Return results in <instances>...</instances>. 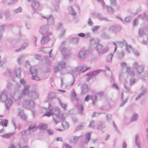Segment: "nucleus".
<instances>
[{"label": "nucleus", "instance_id": "nucleus-1", "mask_svg": "<svg viewBox=\"0 0 148 148\" xmlns=\"http://www.w3.org/2000/svg\"><path fill=\"white\" fill-rule=\"evenodd\" d=\"M55 113L53 116V119L54 121L55 124L57 125L59 122L58 120H61L62 122V125L63 127L65 128V127L64 125V123L65 122L68 126V124L65 121V118L64 116L63 113H60V110L59 107H56L54 108Z\"/></svg>", "mask_w": 148, "mask_h": 148}, {"label": "nucleus", "instance_id": "nucleus-2", "mask_svg": "<svg viewBox=\"0 0 148 148\" xmlns=\"http://www.w3.org/2000/svg\"><path fill=\"white\" fill-rule=\"evenodd\" d=\"M0 101L5 103L7 110L10 109L12 103V100L11 99L8 97L7 93L5 90L1 92L0 94Z\"/></svg>", "mask_w": 148, "mask_h": 148}, {"label": "nucleus", "instance_id": "nucleus-3", "mask_svg": "<svg viewBox=\"0 0 148 148\" xmlns=\"http://www.w3.org/2000/svg\"><path fill=\"white\" fill-rule=\"evenodd\" d=\"M144 70V66L142 65L139 66V79L144 82H148V71H146L143 73H142Z\"/></svg>", "mask_w": 148, "mask_h": 148}, {"label": "nucleus", "instance_id": "nucleus-4", "mask_svg": "<svg viewBox=\"0 0 148 148\" xmlns=\"http://www.w3.org/2000/svg\"><path fill=\"white\" fill-rule=\"evenodd\" d=\"M66 65H57L53 66V70L55 73L59 71L61 75L65 74L67 73Z\"/></svg>", "mask_w": 148, "mask_h": 148}, {"label": "nucleus", "instance_id": "nucleus-5", "mask_svg": "<svg viewBox=\"0 0 148 148\" xmlns=\"http://www.w3.org/2000/svg\"><path fill=\"white\" fill-rule=\"evenodd\" d=\"M65 41L62 42L61 46L60 48V51L62 52L64 58H68L70 56L71 53L70 50L68 48L64 47L63 45L65 44Z\"/></svg>", "mask_w": 148, "mask_h": 148}, {"label": "nucleus", "instance_id": "nucleus-6", "mask_svg": "<svg viewBox=\"0 0 148 148\" xmlns=\"http://www.w3.org/2000/svg\"><path fill=\"white\" fill-rule=\"evenodd\" d=\"M65 41L62 42L61 46L60 48V51L62 52L64 58H68L70 56L71 53L70 50L68 48L64 47L63 45L65 44Z\"/></svg>", "mask_w": 148, "mask_h": 148}, {"label": "nucleus", "instance_id": "nucleus-7", "mask_svg": "<svg viewBox=\"0 0 148 148\" xmlns=\"http://www.w3.org/2000/svg\"><path fill=\"white\" fill-rule=\"evenodd\" d=\"M101 70L97 69L92 71H91L86 74L85 76H87L86 80L87 82L89 81L92 77H94L98 75L101 72Z\"/></svg>", "mask_w": 148, "mask_h": 148}, {"label": "nucleus", "instance_id": "nucleus-8", "mask_svg": "<svg viewBox=\"0 0 148 148\" xmlns=\"http://www.w3.org/2000/svg\"><path fill=\"white\" fill-rule=\"evenodd\" d=\"M96 49L97 53L99 55L103 54L107 52L109 50L107 47L103 48L102 45L99 43L96 46Z\"/></svg>", "mask_w": 148, "mask_h": 148}, {"label": "nucleus", "instance_id": "nucleus-9", "mask_svg": "<svg viewBox=\"0 0 148 148\" xmlns=\"http://www.w3.org/2000/svg\"><path fill=\"white\" fill-rule=\"evenodd\" d=\"M49 27L47 25H44L40 27L39 30V32L42 35H50L51 33L49 31Z\"/></svg>", "mask_w": 148, "mask_h": 148}, {"label": "nucleus", "instance_id": "nucleus-10", "mask_svg": "<svg viewBox=\"0 0 148 148\" xmlns=\"http://www.w3.org/2000/svg\"><path fill=\"white\" fill-rule=\"evenodd\" d=\"M31 5L32 9L34 12L39 10L41 8V6L39 5V3L35 0H32L31 3Z\"/></svg>", "mask_w": 148, "mask_h": 148}, {"label": "nucleus", "instance_id": "nucleus-11", "mask_svg": "<svg viewBox=\"0 0 148 148\" xmlns=\"http://www.w3.org/2000/svg\"><path fill=\"white\" fill-rule=\"evenodd\" d=\"M23 107L28 109L32 110L35 106L34 102L31 100H26L24 102Z\"/></svg>", "mask_w": 148, "mask_h": 148}, {"label": "nucleus", "instance_id": "nucleus-12", "mask_svg": "<svg viewBox=\"0 0 148 148\" xmlns=\"http://www.w3.org/2000/svg\"><path fill=\"white\" fill-rule=\"evenodd\" d=\"M121 26L118 25H112L110 26L108 31L110 33H116L119 32L121 30Z\"/></svg>", "mask_w": 148, "mask_h": 148}, {"label": "nucleus", "instance_id": "nucleus-13", "mask_svg": "<svg viewBox=\"0 0 148 148\" xmlns=\"http://www.w3.org/2000/svg\"><path fill=\"white\" fill-rule=\"evenodd\" d=\"M42 17L47 20L48 24L49 25H53L54 23V19L53 16L51 15L46 16L42 15Z\"/></svg>", "mask_w": 148, "mask_h": 148}, {"label": "nucleus", "instance_id": "nucleus-14", "mask_svg": "<svg viewBox=\"0 0 148 148\" xmlns=\"http://www.w3.org/2000/svg\"><path fill=\"white\" fill-rule=\"evenodd\" d=\"M89 53V51L88 50L85 51H80L78 53V56L79 60H83L85 57Z\"/></svg>", "mask_w": 148, "mask_h": 148}, {"label": "nucleus", "instance_id": "nucleus-15", "mask_svg": "<svg viewBox=\"0 0 148 148\" xmlns=\"http://www.w3.org/2000/svg\"><path fill=\"white\" fill-rule=\"evenodd\" d=\"M113 44L115 46L114 51V52L116 49L117 46L122 47L124 45H125L127 44V42L125 40L123 39L121 41H116L115 42H114Z\"/></svg>", "mask_w": 148, "mask_h": 148}, {"label": "nucleus", "instance_id": "nucleus-16", "mask_svg": "<svg viewBox=\"0 0 148 148\" xmlns=\"http://www.w3.org/2000/svg\"><path fill=\"white\" fill-rule=\"evenodd\" d=\"M90 67H86V68H85L84 66H82L75 68L74 71V72H77L79 73H83L85 71L90 69Z\"/></svg>", "mask_w": 148, "mask_h": 148}, {"label": "nucleus", "instance_id": "nucleus-17", "mask_svg": "<svg viewBox=\"0 0 148 148\" xmlns=\"http://www.w3.org/2000/svg\"><path fill=\"white\" fill-rule=\"evenodd\" d=\"M125 50L128 53H130L131 50H132L136 56L139 55V53L137 51L133 49L131 45H128L127 43L125 45Z\"/></svg>", "mask_w": 148, "mask_h": 148}, {"label": "nucleus", "instance_id": "nucleus-18", "mask_svg": "<svg viewBox=\"0 0 148 148\" xmlns=\"http://www.w3.org/2000/svg\"><path fill=\"white\" fill-rule=\"evenodd\" d=\"M66 68H67V73L70 74L73 76V82L71 84V86H72L75 82V80L74 79V76L73 74L74 73V71L73 69H70V67L68 65H66Z\"/></svg>", "mask_w": 148, "mask_h": 148}, {"label": "nucleus", "instance_id": "nucleus-19", "mask_svg": "<svg viewBox=\"0 0 148 148\" xmlns=\"http://www.w3.org/2000/svg\"><path fill=\"white\" fill-rule=\"evenodd\" d=\"M97 18L99 20L101 21H104L107 22L110 21V20L106 17L103 16L100 13H98L97 14Z\"/></svg>", "mask_w": 148, "mask_h": 148}, {"label": "nucleus", "instance_id": "nucleus-20", "mask_svg": "<svg viewBox=\"0 0 148 148\" xmlns=\"http://www.w3.org/2000/svg\"><path fill=\"white\" fill-rule=\"evenodd\" d=\"M18 114L21 119L23 120L24 121H27V116L24 114L23 110H20L18 112Z\"/></svg>", "mask_w": 148, "mask_h": 148}, {"label": "nucleus", "instance_id": "nucleus-21", "mask_svg": "<svg viewBox=\"0 0 148 148\" xmlns=\"http://www.w3.org/2000/svg\"><path fill=\"white\" fill-rule=\"evenodd\" d=\"M88 90V85L86 84H83L81 87V94H86Z\"/></svg>", "mask_w": 148, "mask_h": 148}, {"label": "nucleus", "instance_id": "nucleus-22", "mask_svg": "<svg viewBox=\"0 0 148 148\" xmlns=\"http://www.w3.org/2000/svg\"><path fill=\"white\" fill-rule=\"evenodd\" d=\"M75 107L79 110V114H83L84 107L82 104H77L75 105Z\"/></svg>", "mask_w": 148, "mask_h": 148}, {"label": "nucleus", "instance_id": "nucleus-23", "mask_svg": "<svg viewBox=\"0 0 148 148\" xmlns=\"http://www.w3.org/2000/svg\"><path fill=\"white\" fill-rule=\"evenodd\" d=\"M36 125L34 124L33 125H29L28 128L27 130L28 131V133L31 134V132L30 130H32L33 132L36 131Z\"/></svg>", "mask_w": 148, "mask_h": 148}, {"label": "nucleus", "instance_id": "nucleus-24", "mask_svg": "<svg viewBox=\"0 0 148 148\" xmlns=\"http://www.w3.org/2000/svg\"><path fill=\"white\" fill-rule=\"evenodd\" d=\"M126 72L131 77H133L135 75V73L133 70V69L127 66L126 67Z\"/></svg>", "mask_w": 148, "mask_h": 148}, {"label": "nucleus", "instance_id": "nucleus-25", "mask_svg": "<svg viewBox=\"0 0 148 148\" xmlns=\"http://www.w3.org/2000/svg\"><path fill=\"white\" fill-rule=\"evenodd\" d=\"M29 85H27V86H24V88L22 90V94L25 96L29 94Z\"/></svg>", "mask_w": 148, "mask_h": 148}, {"label": "nucleus", "instance_id": "nucleus-26", "mask_svg": "<svg viewBox=\"0 0 148 148\" xmlns=\"http://www.w3.org/2000/svg\"><path fill=\"white\" fill-rule=\"evenodd\" d=\"M105 128V125L104 123L102 121H100L97 125V129L98 130L102 131L103 129Z\"/></svg>", "mask_w": 148, "mask_h": 148}, {"label": "nucleus", "instance_id": "nucleus-27", "mask_svg": "<svg viewBox=\"0 0 148 148\" xmlns=\"http://www.w3.org/2000/svg\"><path fill=\"white\" fill-rule=\"evenodd\" d=\"M30 97L33 99H36L38 97V94L35 91L31 92L30 95Z\"/></svg>", "mask_w": 148, "mask_h": 148}, {"label": "nucleus", "instance_id": "nucleus-28", "mask_svg": "<svg viewBox=\"0 0 148 148\" xmlns=\"http://www.w3.org/2000/svg\"><path fill=\"white\" fill-rule=\"evenodd\" d=\"M21 69L20 67H19L15 70L14 72L16 77H18L19 78H21Z\"/></svg>", "mask_w": 148, "mask_h": 148}, {"label": "nucleus", "instance_id": "nucleus-29", "mask_svg": "<svg viewBox=\"0 0 148 148\" xmlns=\"http://www.w3.org/2000/svg\"><path fill=\"white\" fill-rule=\"evenodd\" d=\"M19 134L21 135L23 140H24V137L29 135L30 134L28 133V131L27 130H25L21 132Z\"/></svg>", "mask_w": 148, "mask_h": 148}, {"label": "nucleus", "instance_id": "nucleus-30", "mask_svg": "<svg viewBox=\"0 0 148 148\" xmlns=\"http://www.w3.org/2000/svg\"><path fill=\"white\" fill-rule=\"evenodd\" d=\"M37 69L34 67H30L29 69V71L30 74L32 75H37Z\"/></svg>", "mask_w": 148, "mask_h": 148}, {"label": "nucleus", "instance_id": "nucleus-31", "mask_svg": "<svg viewBox=\"0 0 148 148\" xmlns=\"http://www.w3.org/2000/svg\"><path fill=\"white\" fill-rule=\"evenodd\" d=\"M49 40V38L48 36L43 37L41 40V43L42 44L47 43Z\"/></svg>", "mask_w": 148, "mask_h": 148}, {"label": "nucleus", "instance_id": "nucleus-32", "mask_svg": "<svg viewBox=\"0 0 148 148\" xmlns=\"http://www.w3.org/2000/svg\"><path fill=\"white\" fill-rule=\"evenodd\" d=\"M43 109L45 110L46 113L44 114V115L48 117H49L53 115L54 113L53 112H51L50 111H47V108H43Z\"/></svg>", "mask_w": 148, "mask_h": 148}, {"label": "nucleus", "instance_id": "nucleus-33", "mask_svg": "<svg viewBox=\"0 0 148 148\" xmlns=\"http://www.w3.org/2000/svg\"><path fill=\"white\" fill-rule=\"evenodd\" d=\"M29 45V42L27 41H26L25 42V43L23 44L22 46L20 49L16 50L15 51L16 52H17L19 51H21V49L23 50L25 49L26 47H27Z\"/></svg>", "mask_w": 148, "mask_h": 148}, {"label": "nucleus", "instance_id": "nucleus-34", "mask_svg": "<svg viewBox=\"0 0 148 148\" xmlns=\"http://www.w3.org/2000/svg\"><path fill=\"white\" fill-rule=\"evenodd\" d=\"M125 52L124 51H122L118 53L117 57L119 59H121L125 56Z\"/></svg>", "mask_w": 148, "mask_h": 148}, {"label": "nucleus", "instance_id": "nucleus-35", "mask_svg": "<svg viewBox=\"0 0 148 148\" xmlns=\"http://www.w3.org/2000/svg\"><path fill=\"white\" fill-rule=\"evenodd\" d=\"M99 40L97 38H91L90 40V42L91 45H96V46L98 44Z\"/></svg>", "mask_w": 148, "mask_h": 148}, {"label": "nucleus", "instance_id": "nucleus-36", "mask_svg": "<svg viewBox=\"0 0 148 148\" xmlns=\"http://www.w3.org/2000/svg\"><path fill=\"white\" fill-rule=\"evenodd\" d=\"M140 91V92L139 93V98L145 95L147 89L143 87L142 86L141 88Z\"/></svg>", "mask_w": 148, "mask_h": 148}, {"label": "nucleus", "instance_id": "nucleus-37", "mask_svg": "<svg viewBox=\"0 0 148 148\" xmlns=\"http://www.w3.org/2000/svg\"><path fill=\"white\" fill-rule=\"evenodd\" d=\"M8 123V120L7 119L3 120L0 122V125L3 127H7Z\"/></svg>", "mask_w": 148, "mask_h": 148}, {"label": "nucleus", "instance_id": "nucleus-38", "mask_svg": "<svg viewBox=\"0 0 148 148\" xmlns=\"http://www.w3.org/2000/svg\"><path fill=\"white\" fill-rule=\"evenodd\" d=\"M90 133L88 132L86 136V138L85 139V143L87 144L90 140Z\"/></svg>", "mask_w": 148, "mask_h": 148}, {"label": "nucleus", "instance_id": "nucleus-39", "mask_svg": "<svg viewBox=\"0 0 148 148\" xmlns=\"http://www.w3.org/2000/svg\"><path fill=\"white\" fill-rule=\"evenodd\" d=\"M138 114L136 113H134L131 117L130 121L132 122L136 121L138 120Z\"/></svg>", "mask_w": 148, "mask_h": 148}, {"label": "nucleus", "instance_id": "nucleus-40", "mask_svg": "<svg viewBox=\"0 0 148 148\" xmlns=\"http://www.w3.org/2000/svg\"><path fill=\"white\" fill-rule=\"evenodd\" d=\"M85 124L84 123H82L79 124L75 128L74 131L76 132L78 130H79L80 128L84 126Z\"/></svg>", "mask_w": 148, "mask_h": 148}, {"label": "nucleus", "instance_id": "nucleus-41", "mask_svg": "<svg viewBox=\"0 0 148 148\" xmlns=\"http://www.w3.org/2000/svg\"><path fill=\"white\" fill-rule=\"evenodd\" d=\"M106 7L107 9V11L109 14H112L114 12V11L112 8L110 6H105V7Z\"/></svg>", "mask_w": 148, "mask_h": 148}, {"label": "nucleus", "instance_id": "nucleus-42", "mask_svg": "<svg viewBox=\"0 0 148 148\" xmlns=\"http://www.w3.org/2000/svg\"><path fill=\"white\" fill-rule=\"evenodd\" d=\"M38 127L40 130H46L47 128V125L45 124L40 123L38 125Z\"/></svg>", "mask_w": 148, "mask_h": 148}, {"label": "nucleus", "instance_id": "nucleus-43", "mask_svg": "<svg viewBox=\"0 0 148 148\" xmlns=\"http://www.w3.org/2000/svg\"><path fill=\"white\" fill-rule=\"evenodd\" d=\"M56 97L55 94L54 93H49L48 97V100H51L53 98H55Z\"/></svg>", "mask_w": 148, "mask_h": 148}, {"label": "nucleus", "instance_id": "nucleus-44", "mask_svg": "<svg viewBox=\"0 0 148 148\" xmlns=\"http://www.w3.org/2000/svg\"><path fill=\"white\" fill-rule=\"evenodd\" d=\"M22 9L21 7H19L18 8L12 11V12L14 14H17L21 12Z\"/></svg>", "mask_w": 148, "mask_h": 148}, {"label": "nucleus", "instance_id": "nucleus-45", "mask_svg": "<svg viewBox=\"0 0 148 148\" xmlns=\"http://www.w3.org/2000/svg\"><path fill=\"white\" fill-rule=\"evenodd\" d=\"M79 40V38L77 37L73 38L70 39V41L73 44H76L78 42Z\"/></svg>", "mask_w": 148, "mask_h": 148}, {"label": "nucleus", "instance_id": "nucleus-46", "mask_svg": "<svg viewBox=\"0 0 148 148\" xmlns=\"http://www.w3.org/2000/svg\"><path fill=\"white\" fill-rule=\"evenodd\" d=\"M139 136L137 134L136 135L135 138V143L136 145L139 148Z\"/></svg>", "mask_w": 148, "mask_h": 148}, {"label": "nucleus", "instance_id": "nucleus-47", "mask_svg": "<svg viewBox=\"0 0 148 148\" xmlns=\"http://www.w3.org/2000/svg\"><path fill=\"white\" fill-rule=\"evenodd\" d=\"M13 133H8L1 135V137L3 138H9L13 134Z\"/></svg>", "mask_w": 148, "mask_h": 148}, {"label": "nucleus", "instance_id": "nucleus-48", "mask_svg": "<svg viewBox=\"0 0 148 148\" xmlns=\"http://www.w3.org/2000/svg\"><path fill=\"white\" fill-rule=\"evenodd\" d=\"M4 76L9 77L10 75V69L7 68L6 71L3 73Z\"/></svg>", "mask_w": 148, "mask_h": 148}, {"label": "nucleus", "instance_id": "nucleus-49", "mask_svg": "<svg viewBox=\"0 0 148 148\" xmlns=\"http://www.w3.org/2000/svg\"><path fill=\"white\" fill-rule=\"evenodd\" d=\"M113 55L111 53L108 55L106 57V61L108 62H110L111 61Z\"/></svg>", "mask_w": 148, "mask_h": 148}, {"label": "nucleus", "instance_id": "nucleus-50", "mask_svg": "<svg viewBox=\"0 0 148 148\" xmlns=\"http://www.w3.org/2000/svg\"><path fill=\"white\" fill-rule=\"evenodd\" d=\"M68 9L69 11H71V14L73 16L76 15V12L72 6L69 7V8Z\"/></svg>", "mask_w": 148, "mask_h": 148}, {"label": "nucleus", "instance_id": "nucleus-51", "mask_svg": "<svg viewBox=\"0 0 148 148\" xmlns=\"http://www.w3.org/2000/svg\"><path fill=\"white\" fill-rule=\"evenodd\" d=\"M100 26H95L93 27L92 29V31L93 32H97L100 28Z\"/></svg>", "mask_w": 148, "mask_h": 148}, {"label": "nucleus", "instance_id": "nucleus-52", "mask_svg": "<svg viewBox=\"0 0 148 148\" xmlns=\"http://www.w3.org/2000/svg\"><path fill=\"white\" fill-rule=\"evenodd\" d=\"M66 31V29H62L61 32L59 35V37L61 38L64 37L65 35V33Z\"/></svg>", "mask_w": 148, "mask_h": 148}, {"label": "nucleus", "instance_id": "nucleus-53", "mask_svg": "<svg viewBox=\"0 0 148 148\" xmlns=\"http://www.w3.org/2000/svg\"><path fill=\"white\" fill-rule=\"evenodd\" d=\"M59 101L61 106L62 108H63L64 110H66L67 107V105L65 104L62 103V102L59 99Z\"/></svg>", "mask_w": 148, "mask_h": 148}, {"label": "nucleus", "instance_id": "nucleus-54", "mask_svg": "<svg viewBox=\"0 0 148 148\" xmlns=\"http://www.w3.org/2000/svg\"><path fill=\"white\" fill-rule=\"evenodd\" d=\"M5 26L4 25L0 26V38L1 37L2 33L4 31Z\"/></svg>", "mask_w": 148, "mask_h": 148}, {"label": "nucleus", "instance_id": "nucleus-55", "mask_svg": "<svg viewBox=\"0 0 148 148\" xmlns=\"http://www.w3.org/2000/svg\"><path fill=\"white\" fill-rule=\"evenodd\" d=\"M42 62H45L47 64H49L50 61L49 60L47 57L43 58L42 59Z\"/></svg>", "mask_w": 148, "mask_h": 148}, {"label": "nucleus", "instance_id": "nucleus-56", "mask_svg": "<svg viewBox=\"0 0 148 148\" xmlns=\"http://www.w3.org/2000/svg\"><path fill=\"white\" fill-rule=\"evenodd\" d=\"M110 3L111 5L113 6H115L116 5V0H110Z\"/></svg>", "mask_w": 148, "mask_h": 148}, {"label": "nucleus", "instance_id": "nucleus-57", "mask_svg": "<svg viewBox=\"0 0 148 148\" xmlns=\"http://www.w3.org/2000/svg\"><path fill=\"white\" fill-rule=\"evenodd\" d=\"M72 91L71 92V96L72 97L75 98H76L77 97V94L74 91V89L72 90Z\"/></svg>", "mask_w": 148, "mask_h": 148}, {"label": "nucleus", "instance_id": "nucleus-58", "mask_svg": "<svg viewBox=\"0 0 148 148\" xmlns=\"http://www.w3.org/2000/svg\"><path fill=\"white\" fill-rule=\"evenodd\" d=\"M32 78L34 80L39 81L40 80L39 78L37 76V75H32Z\"/></svg>", "mask_w": 148, "mask_h": 148}, {"label": "nucleus", "instance_id": "nucleus-59", "mask_svg": "<svg viewBox=\"0 0 148 148\" xmlns=\"http://www.w3.org/2000/svg\"><path fill=\"white\" fill-rule=\"evenodd\" d=\"M112 115L110 114H108L106 115V119L107 121H109L111 120Z\"/></svg>", "mask_w": 148, "mask_h": 148}, {"label": "nucleus", "instance_id": "nucleus-60", "mask_svg": "<svg viewBox=\"0 0 148 148\" xmlns=\"http://www.w3.org/2000/svg\"><path fill=\"white\" fill-rule=\"evenodd\" d=\"M80 136H74L73 137V143H76L79 140Z\"/></svg>", "mask_w": 148, "mask_h": 148}, {"label": "nucleus", "instance_id": "nucleus-61", "mask_svg": "<svg viewBox=\"0 0 148 148\" xmlns=\"http://www.w3.org/2000/svg\"><path fill=\"white\" fill-rule=\"evenodd\" d=\"M138 18H135L133 23V25L134 26H136L137 25L138 23Z\"/></svg>", "mask_w": 148, "mask_h": 148}, {"label": "nucleus", "instance_id": "nucleus-62", "mask_svg": "<svg viewBox=\"0 0 148 148\" xmlns=\"http://www.w3.org/2000/svg\"><path fill=\"white\" fill-rule=\"evenodd\" d=\"M20 82L21 84H23L24 86H27V85H26V82L25 81V80L23 79H21L20 80Z\"/></svg>", "mask_w": 148, "mask_h": 148}, {"label": "nucleus", "instance_id": "nucleus-63", "mask_svg": "<svg viewBox=\"0 0 148 148\" xmlns=\"http://www.w3.org/2000/svg\"><path fill=\"white\" fill-rule=\"evenodd\" d=\"M88 24L90 26H92L93 25V22L90 18H88L87 22Z\"/></svg>", "mask_w": 148, "mask_h": 148}, {"label": "nucleus", "instance_id": "nucleus-64", "mask_svg": "<svg viewBox=\"0 0 148 148\" xmlns=\"http://www.w3.org/2000/svg\"><path fill=\"white\" fill-rule=\"evenodd\" d=\"M53 107L51 105L50 103H49L48 105V111H50L51 112H53Z\"/></svg>", "mask_w": 148, "mask_h": 148}]
</instances>
